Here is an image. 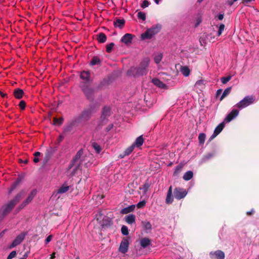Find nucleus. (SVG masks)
Wrapping results in <instances>:
<instances>
[{
  "label": "nucleus",
  "instance_id": "nucleus-1",
  "mask_svg": "<svg viewBox=\"0 0 259 259\" xmlns=\"http://www.w3.org/2000/svg\"><path fill=\"white\" fill-rule=\"evenodd\" d=\"M96 108L97 106L95 105L90 106L89 108L85 109L77 118L68 122L64 127V132H68L71 131L73 127L77 125V123L88 120L92 114L96 110Z\"/></svg>",
  "mask_w": 259,
  "mask_h": 259
},
{
  "label": "nucleus",
  "instance_id": "nucleus-2",
  "mask_svg": "<svg viewBox=\"0 0 259 259\" xmlns=\"http://www.w3.org/2000/svg\"><path fill=\"white\" fill-rule=\"evenodd\" d=\"M24 192H20L15 196L13 200L2 207L0 210V220L13 208L16 203L24 196Z\"/></svg>",
  "mask_w": 259,
  "mask_h": 259
},
{
  "label": "nucleus",
  "instance_id": "nucleus-3",
  "mask_svg": "<svg viewBox=\"0 0 259 259\" xmlns=\"http://www.w3.org/2000/svg\"><path fill=\"white\" fill-rule=\"evenodd\" d=\"M161 29V25L157 24L148 29L144 33L141 34V38L143 40L150 39L157 34Z\"/></svg>",
  "mask_w": 259,
  "mask_h": 259
},
{
  "label": "nucleus",
  "instance_id": "nucleus-4",
  "mask_svg": "<svg viewBox=\"0 0 259 259\" xmlns=\"http://www.w3.org/2000/svg\"><path fill=\"white\" fill-rule=\"evenodd\" d=\"M96 220L102 228L108 227L111 225V219L105 215L102 211H99L96 214Z\"/></svg>",
  "mask_w": 259,
  "mask_h": 259
},
{
  "label": "nucleus",
  "instance_id": "nucleus-5",
  "mask_svg": "<svg viewBox=\"0 0 259 259\" xmlns=\"http://www.w3.org/2000/svg\"><path fill=\"white\" fill-rule=\"evenodd\" d=\"M255 98L254 96H247L237 103L234 107L239 109H242L253 104L255 102Z\"/></svg>",
  "mask_w": 259,
  "mask_h": 259
},
{
  "label": "nucleus",
  "instance_id": "nucleus-6",
  "mask_svg": "<svg viewBox=\"0 0 259 259\" xmlns=\"http://www.w3.org/2000/svg\"><path fill=\"white\" fill-rule=\"evenodd\" d=\"M80 88L87 99L89 100H92L95 93V90L91 87L89 84L87 83H81Z\"/></svg>",
  "mask_w": 259,
  "mask_h": 259
},
{
  "label": "nucleus",
  "instance_id": "nucleus-7",
  "mask_svg": "<svg viewBox=\"0 0 259 259\" xmlns=\"http://www.w3.org/2000/svg\"><path fill=\"white\" fill-rule=\"evenodd\" d=\"M150 60L148 58H145L140 63L138 67L140 76L146 75L148 72V67L149 64Z\"/></svg>",
  "mask_w": 259,
  "mask_h": 259
},
{
  "label": "nucleus",
  "instance_id": "nucleus-8",
  "mask_svg": "<svg viewBox=\"0 0 259 259\" xmlns=\"http://www.w3.org/2000/svg\"><path fill=\"white\" fill-rule=\"evenodd\" d=\"M83 151L82 149L79 150L76 154L75 157L73 158L70 164V168L73 167L76 164L78 166L83 161Z\"/></svg>",
  "mask_w": 259,
  "mask_h": 259
},
{
  "label": "nucleus",
  "instance_id": "nucleus-9",
  "mask_svg": "<svg viewBox=\"0 0 259 259\" xmlns=\"http://www.w3.org/2000/svg\"><path fill=\"white\" fill-rule=\"evenodd\" d=\"M175 197L178 200L183 199L186 197L187 194V191L181 188H176L174 191Z\"/></svg>",
  "mask_w": 259,
  "mask_h": 259
},
{
  "label": "nucleus",
  "instance_id": "nucleus-10",
  "mask_svg": "<svg viewBox=\"0 0 259 259\" xmlns=\"http://www.w3.org/2000/svg\"><path fill=\"white\" fill-rule=\"evenodd\" d=\"M128 246H129L128 238H123V239L122 240V241L120 243V246H119V251L122 253H125L128 250Z\"/></svg>",
  "mask_w": 259,
  "mask_h": 259
},
{
  "label": "nucleus",
  "instance_id": "nucleus-11",
  "mask_svg": "<svg viewBox=\"0 0 259 259\" xmlns=\"http://www.w3.org/2000/svg\"><path fill=\"white\" fill-rule=\"evenodd\" d=\"M26 235V233H22L18 235L16 238L12 242L10 247L13 248L20 244L22 241L24 239L25 236Z\"/></svg>",
  "mask_w": 259,
  "mask_h": 259
},
{
  "label": "nucleus",
  "instance_id": "nucleus-12",
  "mask_svg": "<svg viewBox=\"0 0 259 259\" xmlns=\"http://www.w3.org/2000/svg\"><path fill=\"white\" fill-rule=\"evenodd\" d=\"M239 112V110L237 109H233L225 117L224 121L226 122H230L238 115Z\"/></svg>",
  "mask_w": 259,
  "mask_h": 259
},
{
  "label": "nucleus",
  "instance_id": "nucleus-13",
  "mask_svg": "<svg viewBox=\"0 0 259 259\" xmlns=\"http://www.w3.org/2000/svg\"><path fill=\"white\" fill-rule=\"evenodd\" d=\"M209 255L211 259H224L225 256L224 252L220 250L211 251Z\"/></svg>",
  "mask_w": 259,
  "mask_h": 259
},
{
  "label": "nucleus",
  "instance_id": "nucleus-14",
  "mask_svg": "<svg viewBox=\"0 0 259 259\" xmlns=\"http://www.w3.org/2000/svg\"><path fill=\"white\" fill-rule=\"evenodd\" d=\"M37 191L35 189L31 191L30 194H29L27 198L26 199V200L21 204L20 205V209H22L24 207H25L26 205H27L28 203H29L33 199L34 197L36 194Z\"/></svg>",
  "mask_w": 259,
  "mask_h": 259
},
{
  "label": "nucleus",
  "instance_id": "nucleus-15",
  "mask_svg": "<svg viewBox=\"0 0 259 259\" xmlns=\"http://www.w3.org/2000/svg\"><path fill=\"white\" fill-rule=\"evenodd\" d=\"M225 126V121L220 123L215 128L213 134L211 136L210 140H212L215 138L223 130Z\"/></svg>",
  "mask_w": 259,
  "mask_h": 259
},
{
  "label": "nucleus",
  "instance_id": "nucleus-16",
  "mask_svg": "<svg viewBox=\"0 0 259 259\" xmlns=\"http://www.w3.org/2000/svg\"><path fill=\"white\" fill-rule=\"evenodd\" d=\"M80 78L84 80V82L82 83L89 84L90 82V73L88 71H83L81 72L80 74Z\"/></svg>",
  "mask_w": 259,
  "mask_h": 259
},
{
  "label": "nucleus",
  "instance_id": "nucleus-17",
  "mask_svg": "<svg viewBox=\"0 0 259 259\" xmlns=\"http://www.w3.org/2000/svg\"><path fill=\"white\" fill-rule=\"evenodd\" d=\"M133 36L130 33H126L121 38V41L126 45H129L132 42Z\"/></svg>",
  "mask_w": 259,
  "mask_h": 259
},
{
  "label": "nucleus",
  "instance_id": "nucleus-18",
  "mask_svg": "<svg viewBox=\"0 0 259 259\" xmlns=\"http://www.w3.org/2000/svg\"><path fill=\"white\" fill-rule=\"evenodd\" d=\"M174 200L172 196V186H170L167 193L166 197L165 199V203L169 204L172 203Z\"/></svg>",
  "mask_w": 259,
  "mask_h": 259
},
{
  "label": "nucleus",
  "instance_id": "nucleus-19",
  "mask_svg": "<svg viewBox=\"0 0 259 259\" xmlns=\"http://www.w3.org/2000/svg\"><path fill=\"white\" fill-rule=\"evenodd\" d=\"M151 240L147 237L142 238L140 241V245L143 248L147 247L151 245Z\"/></svg>",
  "mask_w": 259,
  "mask_h": 259
},
{
  "label": "nucleus",
  "instance_id": "nucleus-20",
  "mask_svg": "<svg viewBox=\"0 0 259 259\" xmlns=\"http://www.w3.org/2000/svg\"><path fill=\"white\" fill-rule=\"evenodd\" d=\"M138 70V67H132L128 70L127 74L134 77L139 76L140 74Z\"/></svg>",
  "mask_w": 259,
  "mask_h": 259
},
{
  "label": "nucleus",
  "instance_id": "nucleus-21",
  "mask_svg": "<svg viewBox=\"0 0 259 259\" xmlns=\"http://www.w3.org/2000/svg\"><path fill=\"white\" fill-rule=\"evenodd\" d=\"M152 82L155 85L160 89H165L166 88L165 84L157 78L153 79Z\"/></svg>",
  "mask_w": 259,
  "mask_h": 259
},
{
  "label": "nucleus",
  "instance_id": "nucleus-22",
  "mask_svg": "<svg viewBox=\"0 0 259 259\" xmlns=\"http://www.w3.org/2000/svg\"><path fill=\"white\" fill-rule=\"evenodd\" d=\"M110 111V110L109 107H105L103 108L102 114L101 116V119L103 121L109 115Z\"/></svg>",
  "mask_w": 259,
  "mask_h": 259
},
{
  "label": "nucleus",
  "instance_id": "nucleus-23",
  "mask_svg": "<svg viewBox=\"0 0 259 259\" xmlns=\"http://www.w3.org/2000/svg\"><path fill=\"white\" fill-rule=\"evenodd\" d=\"M136 207L135 205H131L128 207H125L121 209L120 212L122 214H127L134 210Z\"/></svg>",
  "mask_w": 259,
  "mask_h": 259
},
{
  "label": "nucleus",
  "instance_id": "nucleus-24",
  "mask_svg": "<svg viewBox=\"0 0 259 259\" xmlns=\"http://www.w3.org/2000/svg\"><path fill=\"white\" fill-rule=\"evenodd\" d=\"M125 23V21L123 19H117L114 22V26L115 27H118L119 28H122Z\"/></svg>",
  "mask_w": 259,
  "mask_h": 259
},
{
  "label": "nucleus",
  "instance_id": "nucleus-25",
  "mask_svg": "<svg viewBox=\"0 0 259 259\" xmlns=\"http://www.w3.org/2000/svg\"><path fill=\"white\" fill-rule=\"evenodd\" d=\"M215 153L214 152L209 153L204 155L201 159V163H203L206 162L211 158L213 157Z\"/></svg>",
  "mask_w": 259,
  "mask_h": 259
},
{
  "label": "nucleus",
  "instance_id": "nucleus-26",
  "mask_svg": "<svg viewBox=\"0 0 259 259\" xmlns=\"http://www.w3.org/2000/svg\"><path fill=\"white\" fill-rule=\"evenodd\" d=\"M136 216L131 214L125 217V220L128 224H132L135 222Z\"/></svg>",
  "mask_w": 259,
  "mask_h": 259
},
{
  "label": "nucleus",
  "instance_id": "nucleus-27",
  "mask_svg": "<svg viewBox=\"0 0 259 259\" xmlns=\"http://www.w3.org/2000/svg\"><path fill=\"white\" fill-rule=\"evenodd\" d=\"M144 143V139L143 138L142 136H140L139 137H138L134 143L133 144L134 147H139L141 146Z\"/></svg>",
  "mask_w": 259,
  "mask_h": 259
},
{
  "label": "nucleus",
  "instance_id": "nucleus-28",
  "mask_svg": "<svg viewBox=\"0 0 259 259\" xmlns=\"http://www.w3.org/2000/svg\"><path fill=\"white\" fill-rule=\"evenodd\" d=\"M142 225H143L144 230L146 231V232L147 233L150 231V230H151L152 226L149 222H148V221L142 222Z\"/></svg>",
  "mask_w": 259,
  "mask_h": 259
},
{
  "label": "nucleus",
  "instance_id": "nucleus-29",
  "mask_svg": "<svg viewBox=\"0 0 259 259\" xmlns=\"http://www.w3.org/2000/svg\"><path fill=\"white\" fill-rule=\"evenodd\" d=\"M180 71L184 76L187 77L190 74V70L187 66L182 67Z\"/></svg>",
  "mask_w": 259,
  "mask_h": 259
},
{
  "label": "nucleus",
  "instance_id": "nucleus-30",
  "mask_svg": "<svg viewBox=\"0 0 259 259\" xmlns=\"http://www.w3.org/2000/svg\"><path fill=\"white\" fill-rule=\"evenodd\" d=\"M23 94L24 92L23 90L20 89H16L14 93L15 98L17 99H21L22 97Z\"/></svg>",
  "mask_w": 259,
  "mask_h": 259
},
{
  "label": "nucleus",
  "instance_id": "nucleus-31",
  "mask_svg": "<svg viewBox=\"0 0 259 259\" xmlns=\"http://www.w3.org/2000/svg\"><path fill=\"white\" fill-rule=\"evenodd\" d=\"M193 173L192 171L189 170L185 172L183 176V179L185 181H189L192 178Z\"/></svg>",
  "mask_w": 259,
  "mask_h": 259
},
{
  "label": "nucleus",
  "instance_id": "nucleus-32",
  "mask_svg": "<svg viewBox=\"0 0 259 259\" xmlns=\"http://www.w3.org/2000/svg\"><path fill=\"white\" fill-rule=\"evenodd\" d=\"M69 187L64 184L58 190L57 193L58 194H63L69 190Z\"/></svg>",
  "mask_w": 259,
  "mask_h": 259
},
{
  "label": "nucleus",
  "instance_id": "nucleus-33",
  "mask_svg": "<svg viewBox=\"0 0 259 259\" xmlns=\"http://www.w3.org/2000/svg\"><path fill=\"white\" fill-rule=\"evenodd\" d=\"M162 58V54L158 52L155 54L154 55V61L156 64H158Z\"/></svg>",
  "mask_w": 259,
  "mask_h": 259
},
{
  "label": "nucleus",
  "instance_id": "nucleus-34",
  "mask_svg": "<svg viewBox=\"0 0 259 259\" xmlns=\"http://www.w3.org/2000/svg\"><path fill=\"white\" fill-rule=\"evenodd\" d=\"M106 39L107 37L105 34H104L103 33H100L99 34L98 37V40L99 41V42L103 43L106 41Z\"/></svg>",
  "mask_w": 259,
  "mask_h": 259
},
{
  "label": "nucleus",
  "instance_id": "nucleus-35",
  "mask_svg": "<svg viewBox=\"0 0 259 259\" xmlns=\"http://www.w3.org/2000/svg\"><path fill=\"white\" fill-rule=\"evenodd\" d=\"M231 90V87H229V88L226 89L225 90V91H224V92L223 93V94L220 98V100L221 101L225 97H226L227 95H228L230 93Z\"/></svg>",
  "mask_w": 259,
  "mask_h": 259
},
{
  "label": "nucleus",
  "instance_id": "nucleus-36",
  "mask_svg": "<svg viewBox=\"0 0 259 259\" xmlns=\"http://www.w3.org/2000/svg\"><path fill=\"white\" fill-rule=\"evenodd\" d=\"M100 62L101 61L98 57H94L91 61V64L92 65H95L97 64H99Z\"/></svg>",
  "mask_w": 259,
  "mask_h": 259
},
{
  "label": "nucleus",
  "instance_id": "nucleus-37",
  "mask_svg": "<svg viewBox=\"0 0 259 259\" xmlns=\"http://www.w3.org/2000/svg\"><path fill=\"white\" fill-rule=\"evenodd\" d=\"M92 146L97 153H100L101 151V148L99 145L97 143L94 142L92 144Z\"/></svg>",
  "mask_w": 259,
  "mask_h": 259
},
{
  "label": "nucleus",
  "instance_id": "nucleus-38",
  "mask_svg": "<svg viewBox=\"0 0 259 259\" xmlns=\"http://www.w3.org/2000/svg\"><path fill=\"white\" fill-rule=\"evenodd\" d=\"M205 138H206V136L203 133H201L199 135L198 139H199V143L200 144H204V143L205 142Z\"/></svg>",
  "mask_w": 259,
  "mask_h": 259
},
{
  "label": "nucleus",
  "instance_id": "nucleus-39",
  "mask_svg": "<svg viewBox=\"0 0 259 259\" xmlns=\"http://www.w3.org/2000/svg\"><path fill=\"white\" fill-rule=\"evenodd\" d=\"M135 147L133 145H131L129 147H128L124 151V155H130L134 150Z\"/></svg>",
  "mask_w": 259,
  "mask_h": 259
},
{
  "label": "nucleus",
  "instance_id": "nucleus-40",
  "mask_svg": "<svg viewBox=\"0 0 259 259\" xmlns=\"http://www.w3.org/2000/svg\"><path fill=\"white\" fill-rule=\"evenodd\" d=\"M149 187L150 185L148 183H146L144 184L142 187L140 188V189L143 191L144 193L145 194L148 191Z\"/></svg>",
  "mask_w": 259,
  "mask_h": 259
},
{
  "label": "nucleus",
  "instance_id": "nucleus-41",
  "mask_svg": "<svg viewBox=\"0 0 259 259\" xmlns=\"http://www.w3.org/2000/svg\"><path fill=\"white\" fill-rule=\"evenodd\" d=\"M232 78V76H228L226 77H223L221 78V80L223 84L227 83Z\"/></svg>",
  "mask_w": 259,
  "mask_h": 259
},
{
  "label": "nucleus",
  "instance_id": "nucleus-42",
  "mask_svg": "<svg viewBox=\"0 0 259 259\" xmlns=\"http://www.w3.org/2000/svg\"><path fill=\"white\" fill-rule=\"evenodd\" d=\"M20 182V180L18 179L12 185L11 188H10L9 193H11L17 187V186L19 184Z\"/></svg>",
  "mask_w": 259,
  "mask_h": 259
},
{
  "label": "nucleus",
  "instance_id": "nucleus-43",
  "mask_svg": "<svg viewBox=\"0 0 259 259\" xmlns=\"http://www.w3.org/2000/svg\"><path fill=\"white\" fill-rule=\"evenodd\" d=\"M121 231L122 234L123 235H127L128 234V228L125 226H123L121 227Z\"/></svg>",
  "mask_w": 259,
  "mask_h": 259
},
{
  "label": "nucleus",
  "instance_id": "nucleus-44",
  "mask_svg": "<svg viewBox=\"0 0 259 259\" xmlns=\"http://www.w3.org/2000/svg\"><path fill=\"white\" fill-rule=\"evenodd\" d=\"M138 18L140 19L145 21L146 19V15L144 12H139L138 13Z\"/></svg>",
  "mask_w": 259,
  "mask_h": 259
},
{
  "label": "nucleus",
  "instance_id": "nucleus-45",
  "mask_svg": "<svg viewBox=\"0 0 259 259\" xmlns=\"http://www.w3.org/2000/svg\"><path fill=\"white\" fill-rule=\"evenodd\" d=\"M114 46V44L113 42H111V43L107 45L106 46V51L108 53L111 52Z\"/></svg>",
  "mask_w": 259,
  "mask_h": 259
},
{
  "label": "nucleus",
  "instance_id": "nucleus-46",
  "mask_svg": "<svg viewBox=\"0 0 259 259\" xmlns=\"http://www.w3.org/2000/svg\"><path fill=\"white\" fill-rule=\"evenodd\" d=\"M225 28V25L224 24H221L219 26V30L218 32V36H220L221 35L222 32L224 31Z\"/></svg>",
  "mask_w": 259,
  "mask_h": 259
},
{
  "label": "nucleus",
  "instance_id": "nucleus-47",
  "mask_svg": "<svg viewBox=\"0 0 259 259\" xmlns=\"http://www.w3.org/2000/svg\"><path fill=\"white\" fill-rule=\"evenodd\" d=\"M54 121L55 124L61 125L63 123V119L62 118H55Z\"/></svg>",
  "mask_w": 259,
  "mask_h": 259
},
{
  "label": "nucleus",
  "instance_id": "nucleus-48",
  "mask_svg": "<svg viewBox=\"0 0 259 259\" xmlns=\"http://www.w3.org/2000/svg\"><path fill=\"white\" fill-rule=\"evenodd\" d=\"M146 204V201L145 200L141 201L138 203L137 206L138 208H142L144 207Z\"/></svg>",
  "mask_w": 259,
  "mask_h": 259
},
{
  "label": "nucleus",
  "instance_id": "nucleus-49",
  "mask_svg": "<svg viewBox=\"0 0 259 259\" xmlns=\"http://www.w3.org/2000/svg\"><path fill=\"white\" fill-rule=\"evenodd\" d=\"M16 255V252L15 251H12L8 255L7 259H12L15 257Z\"/></svg>",
  "mask_w": 259,
  "mask_h": 259
},
{
  "label": "nucleus",
  "instance_id": "nucleus-50",
  "mask_svg": "<svg viewBox=\"0 0 259 259\" xmlns=\"http://www.w3.org/2000/svg\"><path fill=\"white\" fill-rule=\"evenodd\" d=\"M149 3L147 0H144L141 4V7L143 8L148 7Z\"/></svg>",
  "mask_w": 259,
  "mask_h": 259
},
{
  "label": "nucleus",
  "instance_id": "nucleus-51",
  "mask_svg": "<svg viewBox=\"0 0 259 259\" xmlns=\"http://www.w3.org/2000/svg\"><path fill=\"white\" fill-rule=\"evenodd\" d=\"M19 107L22 109L23 110L25 108V102L24 101H20L19 103Z\"/></svg>",
  "mask_w": 259,
  "mask_h": 259
},
{
  "label": "nucleus",
  "instance_id": "nucleus-52",
  "mask_svg": "<svg viewBox=\"0 0 259 259\" xmlns=\"http://www.w3.org/2000/svg\"><path fill=\"white\" fill-rule=\"evenodd\" d=\"M52 238H53V236L52 235L48 236L45 240L46 243L47 244L49 242H50L51 241Z\"/></svg>",
  "mask_w": 259,
  "mask_h": 259
},
{
  "label": "nucleus",
  "instance_id": "nucleus-53",
  "mask_svg": "<svg viewBox=\"0 0 259 259\" xmlns=\"http://www.w3.org/2000/svg\"><path fill=\"white\" fill-rule=\"evenodd\" d=\"M222 90L221 89L218 90L216 93L217 97H219L222 94Z\"/></svg>",
  "mask_w": 259,
  "mask_h": 259
},
{
  "label": "nucleus",
  "instance_id": "nucleus-54",
  "mask_svg": "<svg viewBox=\"0 0 259 259\" xmlns=\"http://www.w3.org/2000/svg\"><path fill=\"white\" fill-rule=\"evenodd\" d=\"M218 18L220 20H222L223 18H224V15L222 14H220L218 15Z\"/></svg>",
  "mask_w": 259,
  "mask_h": 259
},
{
  "label": "nucleus",
  "instance_id": "nucleus-55",
  "mask_svg": "<svg viewBox=\"0 0 259 259\" xmlns=\"http://www.w3.org/2000/svg\"><path fill=\"white\" fill-rule=\"evenodd\" d=\"M113 124H111L110 125H109L108 126V127H107V131H109L111 128H112L113 127Z\"/></svg>",
  "mask_w": 259,
  "mask_h": 259
},
{
  "label": "nucleus",
  "instance_id": "nucleus-56",
  "mask_svg": "<svg viewBox=\"0 0 259 259\" xmlns=\"http://www.w3.org/2000/svg\"><path fill=\"white\" fill-rule=\"evenodd\" d=\"M40 153L39 152H35L34 153V156L35 157H37L38 156H40Z\"/></svg>",
  "mask_w": 259,
  "mask_h": 259
},
{
  "label": "nucleus",
  "instance_id": "nucleus-57",
  "mask_svg": "<svg viewBox=\"0 0 259 259\" xmlns=\"http://www.w3.org/2000/svg\"><path fill=\"white\" fill-rule=\"evenodd\" d=\"M39 161V159L38 158L35 157L33 159V161L34 163H37Z\"/></svg>",
  "mask_w": 259,
  "mask_h": 259
},
{
  "label": "nucleus",
  "instance_id": "nucleus-58",
  "mask_svg": "<svg viewBox=\"0 0 259 259\" xmlns=\"http://www.w3.org/2000/svg\"><path fill=\"white\" fill-rule=\"evenodd\" d=\"M254 0H242L243 3H249L251 1H254Z\"/></svg>",
  "mask_w": 259,
  "mask_h": 259
},
{
  "label": "nucleus",
  "instance_id": "nucleus-59",
  "mask_svg": "<svg viewBox=\"0 0 259 259\" xmlns=\"http://www.w3.org/2000/svg\"><path fill=\"white\" fill-rule=\"evenodd\" d=\"M201 22V20L200 19L198 18V20H197V23L195 25V26L197 27Z\"/></svg>",
  "mask_w": 259,
  "mask_h": 259
},
{
  "label": "nucleus",
  "instance_id": "nucleus-60",
  "mask_svg": "<svg viewBox=\"0 0 259 259\" xmlns=\"http://www.w3.org/2000/svg\"><path fill=\"white\" fill-rule=\"evenodd\" d=\"M6 230H4L3 231H2L1 233H0V238L3 237V235H4L5 232H6Z\"/></svg>",
  "mask_w": 259,
  "mask_h": 259
},
{
  "label": "nucleus",
  "instance_id": "nucleus-61",
  "mask_svg": "<svg viewBox=\"0 0 259 259\" xmlns=\"http://www.w3.org/2000/svg\"><path fill=\"white\" fill-rule=\"evenodd\" d=\"M234 3V2L233 1H228V4L229 6H232Z\"/></svg>",
  "mask_w": 259,
  "mask_h": 259
},
{
  "label": "nucleus",
  "instance_id": "nucleus-62",
  "mask_svg": "<svg viewBox=\"0 0 259 259\" xmlns=\"http://www.w3.org/2000/svg\"><path fill=\"white\" fill-rule=\"evenodd\" d=\"M154 1L157 5H158L160 3L161 0H154Z\"/></svg>",
  "mask_w": 259,
  "mask_h": 259
},
{
  "label": "nucleus",
  "instance_id": "nucleus-63",
  "mask_svg": "<svg viewBox=\"0 0 259 259\" xmlns=\"http://www.w3.org/2000/svg\"><path fill=\"white\" fill-rule=\"evenodd\" d=\"M253 212H254V210L253 209H252L250 211H248L247 212V214L248 215H250V214H252Z\"/></svg>",
  "mask_w": 259,
  "mask_h": 259
},
{
  "label": "nucleus",
  "instance_id": "nucleus-64",
  "mask_svg": "<svg viewBox=\"0 0 259 259\" xmlns=\"http://www.w3.org/2000/svg\"><path fill=\"white\" fill-rule=\"evenodd\" d=\"M0 95L3 97H5L6 96L5 94H4L1 91H0Z\"/></svg>",
  "mask_w": 259,
  "mask_h": 259
}]
</instances>
